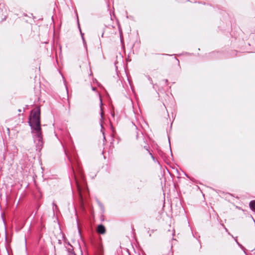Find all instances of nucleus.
Listing matches in <instances>:
<instances>
[{
    "label": "nucleus",
    "instance_id": "nucleus-1",
    "mask_svg": "<svg viewBox=\"0 0 255 255\" xmlns=\"http://www.w3.org/2000/svg\"><path fill=\"white\" fill-rule=\"evenodd\" d=\"M29 123L40 136L41 134L40 125V112L39 109H36L32 111L31 116L29 119Z\"/></svg>",
    "mask_w": 255,
    "mask_h": 255
},
{
    "label": "nucleus",
    "instance_id": "nucleus-2",
    "mask_svg": "<svg viewBox=\"0 0 255 255\" xmlns=\"http://www.w3.org/2000/svg\"><path fill=\"white\" fill-rule=\"evenodd\" d=\"M97 231L99 234H104L106 233V228L103 225H99Z\"/></svg>",
    "mask_w": 255,
    "mask_h": 255
},
{
    "label": "nucleus",
    "instance_id": "nucleus-3",
    "mask_svg": "<svg viewBox=\"0 0 255 255\" xmlns=\"http://www.w3.org/2000/svg\"><path fill=\"white\" fill-rule=\"evenodd\" d=\"M77 189H78V193H79V196L80 197V199H81V200H82L83 197H82V190H81V188L79 187L78 184H77Z\"/></svg>",
    "mask_w": 255,
    "mask_h": 255
},
{
    "label": "nucleus",
    "instance_id": "nucleus-4",
    "mask_svg": "<svg viewBox=\"0 0 255 255\" xmlns=\"http://www.w3.org/2000/svg\"><path fill=\"white\" fill-rule=\"evenodd\" d=\"M250 206L252 209L255 210V200L250 203Z\"/></svg>",
    "mask_w": 255,
    "mask_h": 255
},
{
    "label": "nucleus",
    "instance_id": "nucleus-5",
    "mask_svg": "<svg viewBox=\"0 0 255 255\" xmlns=\"http://www.w3.org/2000/svg\"><path fill=\"white\" fill-rule=\"evenodd\" d=\"M64 252L66 254H67L68 255H75L72 251H68L67 250H64Z\"/></svg>",
    "mask_w": 255,
    "mask_h": 255
},
{
    "label": "nucleus",
    "instance_id": "nucleus-6",
    "mask_svg": "<svg viewBox=\"0 0 255 255\" xmlns=\"http://www.w3.org/2000/svg\"><path fill=\"white\" fill-rule=\"evenodd\" d=\"M6 130H7V134H8V136H9V135H10V129H9V128H7Z\"/></svg>",
    "mask_w": 255,
    "mask_h": 255
}]
</instances>
